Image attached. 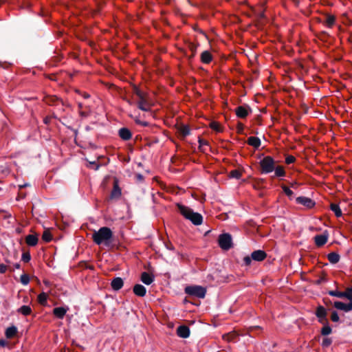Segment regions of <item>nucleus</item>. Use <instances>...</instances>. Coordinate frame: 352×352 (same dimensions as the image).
I'll use <instances>...</instances> for the list:
<instances>
[{"label": "nucleus", "instance_id": "1", "mask_svg": "<svg viewBox=\"0 0 352 352\" xmlns=\"http://www.w3.org/2000/svg\"><path fill=\"white\" fill-rule=\"evenodd\" d=\"M113 233L110 228L102 227L98 231H94L92 239L94 243L98 245L109 246L111 242Z\"/></svg>", "mask_w": 352, "mask_h": 352}, {"label": "nucleus", "instance_id": "2", "mask_svg": "<svg viewBox=\"0 0 352 352\" xmlns=\"http://www.w3.org/2000/svg\"><path fill=\"white\" fill-rule=\"evenodd\" d=\"M181 214L186 219L190 221L194 225L199 226L203 222V217L201 214L194 212L191 208L182 204L177 205Z\"/></svg>", "mask_w": 352, "mask_h": 352}, {"label": "nucleus", "instance_id": "3", "mask_svg": "<svg viewBox=\"0 0 352 352\" xmlns=\"http://www.w3.org/2000/svg\"><path fill=\"white\" fill-rule=\"evenodd\" d=\"M134 93L138 98L136 102L138 108L144 111H150L152 104L148 95L138 87H134Z\"/></svg>", "mask_w": 352, "mask_h": 352}, {"label": "nucleus", "instance_id": "4", "mask_svg": "<svg viewBox=\"0 0 352 352\" xmlns=\"http://www.w3.org/2000/svg\"><path fill=\"white\" fill-rule=\"evenodd\" d=\"M276 162L270 156H265L260 161L261 173L268 174L275 169Z\"/></svg>", "mask_w": 352, "mask_h": 352}, {"label": "nucleus", "instance_id": "5", "mask_svg": "<svg viewBox=\"0 0 352 352\" xmlns=\"http://www.w3.org/2000/svg\"><path fill=\"white\" fill-rule=\"evenodd\" d=\"M185 292L189 296L203 298L205 297L206 290L201 286L192 285L186 287Z\"/></svg>", "mask_w": 352, "mask_h": 352}, {"label": "nucleus", "instance_id": "6", "mask_svg": "<svg viewBox=\"0 0 352 352\" xmlns=\"http://www.w3.org/2000/svg\"><path fill=\"white\" fill-rule=\"evenodd\" d=\"M219 245L223 250H229L232 247V237L230 234L226 233L219 235Z\"/></svg>", "mask_w": 352, "mask_h": 352}, {"label": "nucleus", "instance_id": "7", "mask_svg": "<svg viewBox=\"0 0 352 352\" xmlns=\"http://www.w3.org/2000/svg\"><path fill=\"white\" fill-rule=\"evenodd\" d=\"M316 314L318 318V321L321 324H326L327 322V310L322 306L317 308Z\"/></svg>", "mask_w": 352, "mask_h": 352}, {"label": "nucleus", "instance_id": "8", "mask_svg": "<svg viewBox=\"0 0 352 352\" xmlns=\"http://www.w3.org/2000/svg\"><path fill=\"white\" fill-rule=\"evenodd\" d=\"M333 306L337 309L342 310L345 312L352 311V302H349V303H344L340 301H336L333 303Z\"/></svg>", "mask_w": 352, "mask_h": 352}, {"label": "nucleus", "instance_id": "9", "mask_svg": "<svg viewBox=\"0 0 352 352\" xmlns=\"http://www.w3.org/2000/svg\"><path fill=\"white\" fill-rule=\"evenodd\" d=\"M296 202L309 208H311L314 206V202L310 198L305 197H298L296 199Z\"/></svg>", "mask_w": 352, "mask_h": 352}, {"label": "nucleus", "instance_id": "10", "mask_svg": "<svg viewBox=\"0 0 352 352\" xmlns=\"http://www.w3.org/2000/svg\"><path fill=\"white\" fill-rule=\"evenodd\" d=\"M141 281L144 284L148 285L154 281V276L148 272H144L141 274Z\"/></svg>", "mask_w": 352, "mask_h": 352}, {"label": "nucleus", "instance_id": "11", "mask_svg": "<svg viewBox=\"0 0 352 352\" xmlns=\"http://www.w3.org/2000/svg\"><path fill=\"white\" fill-rule=\"evenodd\" d=\"M266 253L263 250H256L251 254L252 258L256 261H263L266 258Z\"/></svg>", "mask_w": 352, "mask_h": 352}, {"label": "nucleus", "instance_id": "12", "mask_svg": "<svg viewBox=\"0 0 352 352\" xmlns=\"http://www.w3.org/2000/svg\"><path fill=\"white\" fill-rule=\"evenodd\" d=\"M133 292L136 296L143 297L146 295V289L143 285L136 284L133 287Z\"/></svg>", "mask_w": 352, "mask_h": 352}, {"label": "nucleus", "instance_id": "13", "mask_svg": "<svg viewBox=\"0 0 352 352\" xmlns=\"http://www.w3.org/2000/svg\"><path fill=\"white\" fill-rule=\"evenodd\" d=\"M328 239V234H322L320 235H316L314 238L315 243L317 246L320 247L324 245Z\"/></svg>", "mask_w": 352, "mask_h": 352}, {"label": "nucleus", "instance_id": "14", "mask_svg": "<svg viewBox=\"0 0 352 352\" xmlns=\"http://www.w3.org/2000/svg\"><path fill=\"white\" fill-rule=\"evenodd\" d=\"M177 335L183 338H186L190 335L189 328L186 326H179L177 330Z\"/></svg>", "mask_w": 352, "mask_h": 352}, {"label": "nucleus", "instance_id": "15", "mask_svg": "<svg viewBox=\"0 0 352 352\" xmlns=\"http://www.w3.org/2000/svg\"><path fill=\"white\" fill-rule=\"evenodd\" d=\"M68 310V308H65L63 307H56L53 310V313L55 316H56L58 318H63L65 314L67 313Z\"/></svg>", "mask_w": 352, "mask_h": 352}, {"label": "nucleus", "instance_id": "16", "mask_svg": "<svg viewBox=\"0 0 352 352\" xmlns=\"http://www.w3.org/2000/svg\"><path fill=\"white\" fill-rule=\"evenodd\" d=\"M177 129L179 135L183 138L187 136L190 133V129L187 125H179Z\"/></svg>", "mask_w": 352, "mask_h": 352}, {"label": "nucleus", "instance_id": "17", "mask_svg": "<svg viewBox=\"0 0 352 352\" xmlns=\"http://www.w3.org/2000/svg\"><path fill=\"white\" fill-rule=\"evenodd\" d=\"M123 280L120 277H117V278H115L112 281H111V287L112 288L114 289V290H119L120 289L122 286H123Z\"/></svg>", "mask_w": 352, "mask_h": 352}, {"label": "nucleus", "instance_id": "18", "mask_svg": "<svg viewBox=\"0 0 352 352\" xmlns=\"http://www.w3.org/2000/svg\"><path fill=\"white\" fill-rule=\"evenodd\" d=\"M329 294L332 296H336L338 298H345L348 299V287L346 289L344 292H339V291H329Z\"/></svg>", "mask_w": 352, "mask_h": 352}, {"label": "nucleus", "instance_id": "19", "mask_svg": "<svg viewBox=\"0 0 352 352\" xmlns=\"http://www.w3.org/2000/svg\"><path fill=\"white\" fill-rule=\"evenodd\" d=\"M120 138L124 140H128L131 138V133L126 128H122L119 131Z\"/></svg>", "mask_w": 352, "mask_h": 352}, {"label": "nucleus", "instance_id": "20", "mask_svg": "<svg viewBox=\"0 0 352 352\" xmlns=\"http://www.w3.org/2000/svg\"><path fill=\"white\" fill-rule=\"evenodd\" d=\"M25 242L28 245L34 246L38 243V238L33 234H29L25 238Z\"/></svg>", "mask_w": 352, "mask_h": 352}, {"label": "nucleus", "instance_id": "21", "mask_svg": "<svg viewBox=\"0 0 352 352\" xmlns=\"http://www.w3.org/2000/svg\"><path fill=\"white\" fill-rule=\"evenodd\" d=\"M248 143L254 148H258L261 145V140L257 137L251 136L248 139Z\"/></svg>", "mask_w": 352, "mask_h": 352}, {"label": "nucleus", "instance_id": "22", "mask_svg": "<svg viewBox=\"0 0 352 352\" xmlns=\"http://www.w3.org/2000/svg\"><path fill=\"white\" fill-rule=\"evenodd\" d=\"M201 59L204 63H209L212 60V55L208 51H204L201 54Z\"/></svg>", "mask_w": 352, "mask_h": 352}, {"label": "nucleus", "instance_id": "23", "mask_svg": "<svg viewBox=\"0 0 352 352\" xmlns=\"http://www.w3.org/2000/svg\"><path fill=\"white\" fill-rule=\"evenodd\" d=\"M236 114L239 118H245L248 114V111L243 107H238L236 109Z\"/></svg>", "mask_w": 352, "mask_h": 352}, {"label": "nucleus", "instance_id": "24", "mask_svg": "<svg viewBox=\"0 0 352 352\" xmlns=\"http://www.w3.org/2000/svg\"><path fill=\"white\" fill-rule=\"evenodd\" d=\"M17 333V329L14 326L10 327L6 330V336L8 338H13Z\"/></svg>", "mask_w": 352, "mask_h": 352}, {"label": "nucleus", "instance_id": "25", "mask_svg": "<svg viewBox=\"0 0 352 352\" xmlns=\"http://www.w3.org/2000/svg\"><path fill=\"white\" fill-rule=\"evenodd\" d=\"M121 195V190L119 188L117 182L114 183L113 189L111 194V198H118Z\"/></svg>", "mask_w": 352, "mask_h": 352}, {"label": "nucleus", "instance_id": "26", "mask_svg": "<svg viewBox=\"0 0 352 352\" xmlns=\"http://www.w3.org/2000/svg\"><path fill=\"white\" fill-rule=\"evenodd\" d=\"M330 208L335 213L337 217H340L342 216V210L338 204H331L330 206Z\"/></svg>", "mask_w": 352, "mask_h": 352}, {"label": "nucleus", "instance_id": "27", "mask_svg": "<svg viewBox=\"0 0 352 352\" xmlns=\"http://www.w3.org/2000/svg\"><path fill=\"white\" fill-rule=\"evenodd\" d=\"M328 259L331 263H337L340 260V256L336 252H331L328 254Z\"/></svg>", "mask_w": 352, "mask_h": 352}, {"label": "nucleus", "instance_id": "28", "mask_svg": "<svg viewBox=\"0 0 352 352\" xmlns=\"http://www.w3.org/2000/svg\"><path fill=\"white\" fill-rule=\"evenodd\" d=\"M274 170L275 172L276 177H284L285 175L284 168L281 166H275V169Z\"/></svg>", "mask_w": 352, "mask_h": 352}, {"label": "nucleus", "instance_id": "29", "mask_svg": "<svg viewBox=\"0 0 352 352\" xmlns=\"http://www.w3.org/2000/svg\"><path fill=\"white\" fill-rule=\"evenodd\" d=\"M18 311L24 316H28L31 314L32 309H31L30 307L27 306V305H23L18 309Z\"/></svg>", "mask_w": 352, "mask_h": 352}, {"label": "nucleus", "instance_id": "30", "mask_svg": "<svg viewBox=\"0 0 352 352\" xmlns=\"http://www.w3.org/2000/svg\"><path fill=\"white\" fill-rule=\"evenodd\" d=\"M47 295L45 292L41 293L38 296V301L41 305H45L47 303Z\"/></svg>", "mask_w": 352, "mask_h": 352}, {"label": "nucleus", "instance_id": "31", "mask_svg": "<svg viewBox=\"0 0 352 352\" xmlns=\"http://www.w3.org/2000/svg\"><path fill=\"white\" fill-rule=\"evenodd\" d=\"M324 326L322 328L321 333L324 336L329 335L331 333V328L329 327V325L327 324H323Z\"/></svg>", "mask_w": 352, "mask_h": 352}, {"label": "nucleus", "instance_id": "32", "mask_svg": "<svg viewBox=\"0 0 352 352\" xmlns=\"http://www.w3.org/2000/svg\"><path fill=\"white\" fill-rule=\"evenodd\" d=\"M210 126L212 129L217 132H221L222 131V127L219 122H212Z\"/></svg>", "mask_w": 352, "mask_h": 352}, {"label": "nucleus", "instance_id": "33", "mask_svg": "<svg viewBox=\"0 0 352 352\" xmlns=\"http://www.w3.org/2000/svg\"><path fill=\"white\" fill-rule=\"evenodd\" d=\"M42 239L45 242H49L52 240V234L50 230H45L42 235Z\"/></svg>", "mask_w": 352, "mask_h": 352}, {"label": "nucleus", "instance_id": "34", "mask_svg": "<svg viewBox=\"0 0 352 352\" xmlns=\"http://www.w3.org/2000/svg\"><path fill=\"white\" fill-rule=\"evenodd\" d=\"M230 176L232 178L239 179L241 176V173L238 170H233L230 173Z\"/></svg>", "mask_w": 352, "mask_h": 352}, {"label": "nucleus", "instance_id": "35", "mask_svg": "<svg viewBox=\"0 0 352 352\" xmlns=\"http://www.w3.org/2000/svg\"><path fill=\"white\" fill-rule=\"evenodd\" d=\"M282 188L287 196H288L289 198H292L294 192L292 190L285 186H282Z\"/></svg>", "mask_w": 352, "mask_h": 352}, {"label": "nucleus", "instance_id": "36", "mask_svg": "<svg viewBox=\"0 0 352 352\" xmlns=\"http://www.w3.org/2000/svg\"><path fill=\"white\" fill-rule=\"evenodd\" d=\"M335 22V18L333 16H328L326 19V25L328 27H331Z\"/></svg>", "mask_w": 352, "mask_h": 352}, {"label": "nucleus", "instance_id": "37", "mask_svg": "<svg viewBox=\"0 0 352 352\" xmlns=\"http://www.w3.org/2000/svg\"><path fill=\"white\" fill-rule=\"evenodd\" d=\"M20 279H21V283L24 285H28L30 282V278L27 274H22L21 276Z\"/></svg>", "mask_w": 352, "mask_h": 352}, {"label": "nucleus", "instance_id": "38", "mask_svg": "<svg viewBox=\"0 0 352 352\" xmlns=\"http://www.w3.org/2000/svg\"><path fill=\"white\" fill-rule=\"evenodd\" d=\"M339 316L336 311H333L331 316V319L333 322H338L339 320Z\"/></svg>", "mask_w": 352, "mask_h": 352}, {"label": "nucleus", "instance_id": "39", "mask_svg": "<svg viewBox=\"0 0 352 352\" xmlns=\"http://www.w3.org/2000/svg\"><path fill=\"white\" fill-rule=\"evenodd\" d=\"M295 161V157L292 155H289L285 159V162L287 164H292Z\"/></svg>", "mask_w": 352, "mask_h": 352}, {"label": "nucleus", "instance_id": "40", "mask_svg": "<svg viewBox=\"0 0 352 352\" xmlns=\"http://www.w3.org/2000/svg\"><path fill=\"white\" fill-rule=\"evenodd\" d=\"M30 255L29 253H23L22 255V260L24 262H28L30 260Z\"/></svg>", "mask_w": 352, "mask_h": 352}, {"label": "nucleus", "instance_id": "41", "mask_svg": "<svg viewBox=\"0 0 352 352\" xmlns=\"http://www.w3.org/2000/svg\"><path fill=\"white\" fill-rule=\"evenodd\" d=\"M134 120H135V122L138 124H140V125L144 126L148 125V123L146 122L141 121L138 117H135L134 118Z\"/></svg>", "mask_w": 352, "mask_h": 352}, {"label": "nucleus", "instance_id": "42", "mask_svg": "<svg viewBox=\"0 0 352 352\" xmlns=\"http://www.w3.org/2000/svg\"><path fill=\"white\" fill-rule=\"evenodd\" d=\"M252 259V257H250V256L244 257V258H243L244 263L246 265H250L251 264Z\"/></svg>", "mask_w": 352, "mask_h": 352}, {"label": "nucleus", "instance_id": "43", "mask_svg": "<svg viewBox=\"0 0 352 352\" xmlns=\"http://www.w3.org/2000/svg\"><path fill=\"white\" fill-rule=\"evenodd\" d=\"M234 334L232 333V334H228V335H226L223 336V338L225 340H227L228 341H230V340H234Z\"/></svg>", "mask_w": 352, "mask_h": 352}, {"label": "nucleus", "instance_id": "44", "mask_svg": "<svg viewBox=\"0 0 352 352\" xmlns=\"http://www.w3.org/2000/svg\"><path fill=\"white\" fill-rule=\"evenodd\" d=\"M348 300L352 302V287H348Z\"/></svg>", "mask_w": 352, "mask_h": 352}, {"label": "nucleus", "instance_id": "45", "mask_svg": "<svg viewBox=\"0 0 352 352\" xmlns=\"http://www.w3.org/2000/svg\"><path fill=\"white\" fill-rule=\"evenodd\" d=\"M6 270H7L6 265H5L3 264H1L0 265V273H1V274L5 273Z\"/></svg>", "mask_w": 352, "mask_h": 352}, {"label": "nucleus", "instance_id": "46", "mask_svg": "<svg viewBox=\"0 0 352 352\" xmlns=\"http://www.w3.org/2000/svg\"><path fill=\"white\" fill-rule=\"evenodd\" d=\"M199 146H202L204 145H207L208 144V142L204 140H199Z\"/></svg>", "mask_w": 352, "mask_h": 352}, {"label": "nucleus", "instance_id": "47", "mask_svg": "<svg viewBox=\"0 0 352 352\" xmlns=\"http://www.w3.org/2000/svg\"><path fill=\"white\" fill-rule=\"evenodd\" d=\"M7 342L4 340H0V346H6L7 345Z\"/></svg>", "mask_w": 352, "mask_h": 352}, {"label": "nucleus", "instance_id": "48", "mask_svg": "<svg viewBox=\"0 0 352 352\" xmlns=\"http://www.w3.org/2000/svg\"><path fill=\"white\" fill-rule=\"evenodd\" d=\"M329 344H330V341H329V340H324L323 341V345H324V346H328V345H329Z\"/></svg>", "mask_w": 352, "mask_h": 352}, {"label": "nucleus", "instance_id": "49", "mask_svg": "<svg viewBox=\"0 0 352 352\" xmlns=\"http://www.w3.org/2000/svg\"><path fill=\"white\" fill-rule=\"evenodd\" d=\"M87 97H89L88 95H85V98H87Z\"/></svg>", "mask_w": 352, "mask_h": 352}]
</instances>
